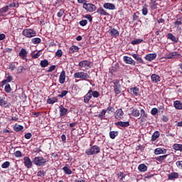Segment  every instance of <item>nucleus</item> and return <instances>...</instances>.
<instances>
[{
  "instance_id": "obj_1",
  "label": "nucleus",
  "mask_w": 182,
  "mask_h": 182,
  "mask_svg": "<svg viewBox=\"0 0 182 182\" xmlns=\"http://www.w3.org/2000/svg\"><path fill=\"white\" fill-rule=\"evenodd\" d=\"M99 153H100V147L97 145H94L85 151L87 156H95V154H99Z\"/></svg>"
},
{
  "instance_id": "obj_2",
  "label": "nucleus",
  "mask_w": 182,
  "mask_h": 182,
  "mask_svg": "<svg viewBox=\"0 0 182 182\" xmlns=\"http://www.w3.org/2000/svg\"><path fill=\"white\" fill-rule=\"evenodd\" d=\"M75 79H80L81 80H87L90 79V75L83 71L77 72L74 74Z\"/></svg>"
},
{
  "instance_id": "obj_3",
  "label": "nucleus",
  "mask_w": 182,
  "mask_h": 182,
  "mask_svg": "<svg viewBox=\"0 0 182 182\" xmlns=\"http://www.w3.org/2000/svg\"><path fill=\"white\" fill-rule=\"evenodd\" d=\"M32 162L36 166H39V167H42V166H45V164H46V159H45L42 156H36L33 159Z\"/></svg>"
},
{
  "instance_id": "obj_4",
  "label": "nucleus",
  "mask_w": 182,
  "mask_h": 182,
  "mask_svg": "<svg viewBox=\"0 0 182 182\" xmlns=\"http://www.w3.org/2000/svg\"><path fill=\"white\" fill-rule=\"evenodd\" d=\"M22 35L26 38H34V36H36V31L31 28H26L23 31Z\"/></svg>"
},
{
  "instance_id": "obj_5",
  "label": "nucleus",
  "mask_w": 182,
  "mask_h": 182,
  "mask_svg": "<svg viewBox=\"0 0 182 182\" xmlns=\"http://www.w3.org/2000/svg\"><path fill=\"white\" fill-rule=\"evenodd\" d=\"M114 84V92L115 95H120L122 93V85L119 80H115L113 82Z\"/></svg>"
},
{
  "instance_id": "obj_6",
  "label": "nucleus",
  "mask_w": 182,
  "mask_h": 182,
  "mask_svg": "<svg viewBox=\"0 0 182 182\" xmlns=\"http://www.w3.org/2000/svg\"><path fill=\"white\" fill-rule=\"evenodd\" d=\"M82 8L87 11V12H95L96 11V6L93 4H86L84 3Z\"/></svg>"
},
{
  "instance_id": "obj_7",
  "label": "nucleus",
  "mask_w": 182,
  "mask_h": 182,
  "mask_svg": "<svg viewBox=\"0 0 182 182\" xmlns=\"http://www.w3.org/2000/svg\"><path fill=\"white\" fill-rule=\"evenodd\" d=\"M123 60L124 62H125V63H127V65H132V66H134L136 65V61H134L133 58L129 56H124Z\"/></svg>"
},
{
  "instance_id": "obj_8",
  "label": "nucleus",
  "mask_w": 182,
  "mask_h": 182,
  "mask_svg": "<svg viewBox=\"0 0 182 182\" xmlns=\"http://www.w3.org/2000/svg\"><path fill=\"white\" fill-rule=\"evenodd\" d=\"M124 114V112H123V109H118L114 114V117L115 119H117V120H120L122 119H123V115Z\"/></svg>"
},
{
  "instance_id": "obj_9",
  "label": "nucleus",
  "mask_w": 182,
  "mask_h": 182,
  "mask_svg": "<svg viewBox=\"0 0 182 182\" xmlns=\"http://www.w3.org/2000/svg\"><path fill=\"white\" fill-rule=\"evenodd\" d=\"M177 56H181L180 53H178V52H177V51H173L168 54H166L165 58L166 59H174V58H176Z\"/></svg>"
},
{
  "instance_id": "obj_10",
  "label": "nucleus",
  "mask_w": 182,
  "mask_h": 182,
  "mask_svg": "<svg viewBox=\"0 0 182 182\" xmlns=\"http://www.w3.org/2000/svg\"><path fill=\"white\" fill-rule=\"evenodd\" d=\"M23 161L24 166H26L27 168H31L32 167V161L31 160L30 157L25 156L23 158Z\"/></svg>"
},
{
  "instance_id": "obj_11",
  "label": "nucleus",
  "mask_w": 182,
  "mask_h": 182,
  "mask_svg": "<svg viewBox=\"0 0 182 182\" xmlns=\"http://www.w3.org/2000/svg\"><path fill=\"white\" fill-rule=\"evenodd\" d=\"M156 58H157L156 53H149L144 57V59L146 60H148V62H151V60H154Z\"/></svg>"
},
{
  "instance_id": "obj_12",
  "label": "nucleus",
  "mask_w": 182,
  "mask_h": 182,
  "mask_svg": "<svg viewBox=\"0 0 182 182\" xmlns=\"http://www.w3.org/2000/svg\"><path fill=\"white\" fill-rule=\"evenodd\" d=\"M92 63L87 60H82L79 63L78 66L80 68H89Z\"/></svg>"
},
{
  "instance_id": "obj_13",
  "label": "nucleus",
  "mask_w": 182,
  "mask_h": 182,
  "mask_svg": "<svg viewBox=\"0 0 182 182\" xmlns=\"http://www.w3.org/2000/svg\"><path fill=\"white\" fill-rule=\"evenodd\" d=\"M103 8H105V9H109V11H114L116 6L112 3H105L103 4Z\"/></svg>"
},
{
  "instance_id": "obj_14",
  "label": "nucleus",
  "mask_w": 182,
  "mask_h": 182,
  "mask_svg": "<svg viewBox=\"0 0 182 182\" xmlns=\"http://www.w3.org/2000/svg\"><path fill=\"white\" fill-rule=\"evenodd\" d=\"M65 80H66V72H65V70H63L60 73L59 76V82L61 83V85H63Z\"/></svg>"
},
{
  "instance_id": "obj_15",
  "label": "nucleus",
  "mask_w": 182,
  "mask_h": 182,
  "mask_svg": "<svg viewBox=\"0 0 182 182\" xmlns=\"http://www.w3.org/2000/svg\"><path fill=\"white\" fill-rule=\"evenodd\" d=\"M59 112L60 117H63V116H66V114H68V109L65 108L63 105H60L59 107Z\"/></svg>"
},
{
  "instance_id": "obj_16",
  "label": "nucleus",
  "mask_w": 182,
  "mask_h": 182,
  "mask_svg": "<svg viewBox=\"0 0 182 182\" xmlns=\"http://www.w3.org/2000/svg\"><path fill=\"white\" fill-rule=\"evenodd\" d=\"M13 80H14V78L12 77V76L9 75L6 80H4L3 81H1V87H4V86H5L8 83H11V82H12Z\"/></svg>"
},
{
  "instance_id": "obj_17",
  "label": "nucleus",
  "mask_w": 182,
  "mask_h": 182,
  "mask_svg": "<svg viewBox=\"0 0 182 182\" xmlns=\"http://www.w3.org/2000/svg\"><path fill=\"white\" fill-rule=\"evenodd\" d=\"M92 99V90H90L84 96V103H89Z\"/></svg>"
},
{
  "instance_id": "obj_18",
  "label": "nucleus",
  "mask_w": 182,
  "mask_h": 182,
  "mask_svg": "<svg viewBox=\"0 0 182 182\" xmlns=\"http://www.w3.org/2000/svg\"><path fill=\"white\" fill-rule=\"evenodd\" d=\"M115 126H119V127H129L130 123L129 122H115Z\"/></svg>"
},
{
  "instance_id": "obj_19",
  "label": "nucleus",
  "mask_w": 182,
  "mask_h": 182,
  "mask_svg": "<svg viewBox=\"0 0 182 182\" xmlns=\"http://www.w3.org/2000/svg\"><path fill=\"white\" fill-rule=\"evenodd\" d=\"M109 32V35H111V36H114V38H117L119 35V31L116 30L114 28H111Z\"/></svg>"
},
{
  "instance_id": "obj_20",
  "label": "nucleus",
  "mask_w": 182,
  "mask_h": 182,
  "mask_svg": "<svg viewBox=\"0 0 182 182\" xmlns=\"http://www.w3.org/2000/svg\"><path fill=\"white\" fill-rule=\"evenodd\" d=\"M166 153H167V150L166 149L156 148L154 150V154L156 156L159 154H166Z\"/></svg>"
},
{
  "instance_id": "obj_21",
  "label": "nucleus",
  "mask_w": 182,
  "mask_h": 182,
  "mask_svg": "<svg viewBox=\"0 0 182 182\" xmlns=\"http://www.w3.org/2000/svg\"><path fill=\"white\" fill-rule=\"evenodd\" d=\"M18 56H20V58L22 59H26L28 56V51H26V49L22 48L18 54Z\"/></svg>"
},
{
  "instance_id": "obj_22",
  "label": "nucleus",
  "mask_w": 182,
  "mask_h": 182,
  "mask_svg": "<svg viewBox=\"0 0 182 182\" xmlns=\"http://www.w3.org/2000/svg\"><path fill=\"white\" fill-rule=\"evenodd\" d=\"M97 13L100 15H103L104 16H109V13H107V11L102 9V7L97 9Z\"/></svg>"
},
{
  "instance_id": "obj_23",
  "label": "nucleus",
  "mask_w": 182,
  "mask_h": 182,
  "mask_svg": "<svg viewBox=\"0 0 182 182\" xmlns=\"http://www.w3.org/2000/svg\"><path fill=\"white\" fill-rule=\"evenodd\" d=\"M173 106L177 110H182V103L179 100L174 101Z\"/></svg>"
},
{
  "instance_id": "obj_24",
  "label": "nucleus",
  "mask_w": 182,
  "mask_h": 182,
  "mask_svg": "<svg viewBox=\"0 0 182 182\" xmlns=\"http://www.w3.org/2000/svg\"><path fill=\"white\" fill-rule=\"evenodd\" d=\"M138 170L141 173H146L147 171V166L144 164H141L138 166Z\"/></svg>"
},
{
  "instance_id": "obj_25",
  "label": "nucleus",
  "mask_w": 182,
  "mask_h": 182,
  "mask_svg": "<svg viewBox=\"0 0 182 182\" xmlns=\"http://www.w3.org/2000/svg\"><path fill=\"white\" fill-rule=\"evenodd\" d=\"M151 79L154 83H158V82H160V76L156 74H153L151 76Z\"/></svg>"
},
{
  "instance_id": "obj_26",
  "label": "nucleus",
  "mask_w": 182,
  "mask_h": 182,
  "mask_svg": "<svg viewBox=\"0 0 182 182\" xmlns=\"http://www.w3.org/2000/svg\"><path fill=\"white\" fill-rule=\"evenodd\" d=\"M0 106H2L3 107H9V103H8L6 100H5V98H1Z\"/></svg>"
},
{
  "instance_id": "obj_27",
  "label": "nucleus",
  "mask_w": 182,
  "mask_h": 182,
  "mask_svg": "<svg viewBox=\"0 0 182 182\" xmlns=\"http://www.w3.org/2000/svg\"><path fill=\"white\" fill-rule=\"evenodd\" d=\"M160 137V132L159 131L155 132L151 136V141H156L157 139Z\"/></svg>"
},
{
  "instance_id": "obj_28",
  "label": "nucleus",
  "mask_w": 182,
  "mask_h": 182,
  "mask_svg": "<svg viewBox=\"0 0 182 182\" xmlns=\"http://www.w3.org/2000/svg\"><path fill=\"white\" fill-rule=\"evenodd\" d=\"M168 154H165L162 156H159L156 158V161H159V163H161L162 161H164L166 159H167V156Z\"/></svg>"
},
{
  "instance_id": "obj_29",
  "label": "nucleus",
  "mask_w": 182,
  "mask_h": 182,
  "mask_svg": "<svg viewBox=\"0 0 182 182\" xmlns=\"http://www.w3.org/2000/svg\"><path fill=\"white\" fill-rule=\"evenodd\" d=\"M79 51V47L77 46H72L69 49V53H75Z\"/></svg>"
},
{
  "instance_id": "obj_30",
  "label": "nucleus",
  "mask_w": 182,
  "mask_h": 182,
  "mask_svg": "<svg viewBox=\"0 0 182 182\" xmlns=\"http://www.w3.org/2000/svg\"><path fill=\"white\" fill-rule=\"evenodd\" d=\"M173 150H176V151H182V144H174L173 145Z\"/></svg>"
},
{
  "instance_id": "obj_31",
  "label": "nucleus",
  "mask_w": 182,
  "mask_h": 182,
  "mask_svg": "<svg viewBox=\"0 0 182 182\" xmlns=\"http://www.w3.org/2000/svg\"><path fill=\"white\" fill-rule=\"evenodd\" d=\"M132 57L134 58V59H136L139 63H141V64L144 63V62L143 61V58L139 56V55L132 54Z\"/></svg>"
},
{
  "instance_id": "obj_32",
  "label": "nucleus",
  "mask_w": 182,
  "mask_h": 182,
  "mask_svg": "<svg viewBox=\"0 0 182 182\" xmlns=\"http://www.w3.org/2000/svg\"><path fill=\"white\" fill-rule=\"evenodd\" d=\"M130 93H132V95H134L135 96H137L139 95V88L134 87L129 89Z\"/></svg>"
},
{
  "instance_id": "obj_33",
  "label": "nucleus",
  "mask_w": 182,
  "mask_h": 182,
  "mask_svg": "<svg viewBox=\"0 0 182 182\" xmlns=\"http://www.w3.org/2000/svg\"><path fill=\"white\" fill-rule=\"evenodd\" d=\"M168 180H173V178H178V173L173 172L168 176Z\"/></svg>"
},
{
  "instance_id": "obj_34",
  "label": "nucleus",
  "mask_w": 182,
  "mask_h": 182,
  "mask_svg": "<svg viewBox=\"0 0 182 182\" xmlns=\"http://www.w3.org/2000/svg\"><path fill=\"white\" fill-rule=\"evenodd\" d=\"M47 103H48V105H53L54 103H58V98L56 97L48 98L47 100Z\"/></svg>"
},
{
  "instance_id": "obj_35",
  "label": "nucleus",
  "mask_w": 182,
  "mask_h": 182,
  "mask_svg": "<svg viewBox=\"0 0 182 182\" xmlns=\"http://www.w3.org/2000/svg\"><path fill=\"white\" fill-rule=\"evenodd\" d=\"M141 122H146V118L147 117V114H146V111L144 109H141Z\"/></svg>"
},
{
  "instance_id": "obj_36",
  "label": "nucleus",
  "mask_w": 182,
  "mask_h": 182,
  "mask_svg": "<svg viewBox=\"0 0 182 182\" xmlns=\"http://www.w3.org/2000/svg\"><path fill=\"white\" fill-rule=\"evenodd\" d=\"M119 136V132L116 131H112L109 132L110 139H116Z\"/></svg>"
},
{
  "instance_id": "obj_37",
  "label": "nucleus",
  "mask_w": 182,
  "mask_h": 182,
  "mask_svg": "<svg viewBox=\"0 0 182 182\" xmlns=\"http://www.w3.org/2000/svg\"><path fill=\"white\" fill-rule=\"evenodd\" d=\"M168 39H170L172 42H178V39L172 33H168Z\"/></svg>"
},
{
  "instance_id": "obj_38",
  "label": "nucleus",
  "mask_w": 182,
  "mask_h": 182,
  "mask_svg": "<svg viewBox=\"0 0 182 182\" xmlns=\"http://www.w3.org/2000/svg\"><path fill=\"white\" fill-rule=\"evenodd\" d=\"M4 86H5L4 92H6V93H11L12 92V88H11V85L6 84Z\"/></svg>"
},
{
  "instance_id": "obj_39",
  "label": "nucleus",
  "mask_w": 182,
  "mask_h": 182,
  "mask_svg": "<svg viewBox=\"0 0 182 182\" xmlns=\"http://www.w3.org/2000/svg\"><path fill=\"white\" fill-rule=\"evenodd\" d=\"M31 42L33 45H38L42 42V40L40 38H34L31 39Z\"/></svg>"
},
{
  "instance_id": "obj_40",
  "label": "nucleus",
  "mask_w": 182,
  "mask_h": 182,
  "mask_svg": "<svg viewBox=\"0 0 182 182\" xmlns=\"http://www.w3.org/2000/svg\"><path fill=\"white\" fill-rule=\"evenodd\" d=\"M40 65L41 68H46V66L49 65V62L48 61V60H43L41 61Z\"/></svg>"
},
{
  "instance_id": "obj_41",
  "label": "nucleus",
  "mask_w": 182,
  "mask_h": 182,
  "mask_svg": "<svg viewBox=\"0 0 182 182\" xmlns=\"http://www.w3.org/2000/svg\"><path fill=\"white\" fill-rule=\"evenodd\" d=\"M142 15L146 16L149 14V9H147V4H145L144 6L142 8Z\"/></svg>"
},
{
  "instance_id": "obj_42",
  "label": "nucleus",
  "mask_w": 182,
  "mask_h": 182,
  "mask_svg": "<svg viewBox=\"0 0 182 182\" xmlns=\"http://www.w3.org/2000/svg\"><path fill=\"white\" fill-rule=\"evenodd\" d=\"M63 170L65 174H68V175L72 174V170L69 168L68 166H64L63 168Z\"/></svg>"
},
{
  "instance_id": "obj_43",
  "label": "nucleus",
  "mask_w": 182,
  "mask_h": 182,
  "mask_svg": "<svg viewBox=\"0 0 182 182\" xmlns=\"http://www.w3.org/2000/svg\"><path fill=\"white\" fill-rule=\"evenodd\" d=\"M132 116L134 117H139L140 116V112L138 109H133L132 112Z\"/></svg>"
},
{
  "instance_id": "obj_44",
  "label": "nucleus",
  "mask_w": 182,
  "mask_h": 182,
  "mask_svg": "<svg viewBox=\"0 0 182 182\" xmlns=\"http://www.w3.org/2000/svg\"><path fill=\"white\" fill-rule=\"evenodd\" d=\"M14 130L15 132H21V130H23V127L22 125H16L14 127Z\"/></svg>"
},
{
  "instance_id": "obj_45",
  "label": "nucleus",
  "mask_w": 182,
  "mask_h": 182,
  "mask_svg": "<svg viewBox=\"0 0 182 182\" xmlns=\"http://www.w3.org/2000/svg\"><path fill=\"white\" fill-rule=\"evenodd\" d=\"M141 42H143V39H136V40H133L131 43L132 45H139V43H141Z\"/></svg>"
},
{
  "instance_id": "obj_46",
  "label": "nucleus",
  "mask_w": 182,
  "mask_h": 182,
  "mask_svg": "<svg viewBox=\"0 0 182 182\" xmlns=\"http://www.w3.org/2000/svg\"><path fill=\"white\" fill-rule=\"evenodd\" d=\"M151 8V9H157V4L156 3V1L151 0L150 2Z\"/></svg>"
},
{
  "instance_id": "obj_47",
  "label": "nucleus",
  "mask_w": 182,
  "mask_h": 182,
  "mask_svg": "<svg viewBox=\"0 0 182 182\" xmlns=\"http://www.w3.org/2000/svg\"><path fill=\"white\" fill-rule=\"evenodd\" d=\"M106 114V110L105 109H102V111L101 112L99 113L98 114V117L100 119H105V116Z\"/></svg>"
},
{
  "instance_id": "obj_48",
  "label": "nucleus",
  "mask_w": 182,
  "mask_h": 182,
  "mask_svg": "<svg viewBox=\"0 0 182 182\" xmlns=\"http://www.w3.org/2000/svg\"><path fill=\"white\" fill-rule=\"evenodd\" d=\"M175 28H178L180 25H182L181 19L180 18H177L176 21L173 23Z\"/></svg>"
},
{
  "instance_id": "obj_49",
  "label": "nucleus",
  "mask_w": 182,
  "mask_h": 182,
  "mask_svg": "<svg viewBox=\"0 0 182 182\" xmlns=\"http://www.w3.org/2000/svg\"><path fill=\"white\" fill-rule=\"evenodd\" d=\"M64 14H65V9H60V11L58 12L57 16H58V18H62V16H63Z\"/></svg>"
},
{
  "instance_id": "obj_50",
  "label": "nucleus",
  "mask_w": 182,
  "mask_h": 182,
  "mask_svg": "<svg viewBox=\"0 0 182 182\" xmlns=\"http://www.w3.org/2000/svg\"><path fill=\"white\" fill-rule=\"evenodd\" d=\"M11 166V162L10 161H6L1 164L2 168H8Z\"/></svg>"
},
{
  "instance_id": "obj_51",
  "label": "nucleus",
  "mask_w": 182,
  "mask_h": 182,
  "mask_svg": "<svg viewBox=\"0 0 182 182\" xmlns=\"http://www.w3.org/2000/svg\"><path fill=\"white\" fill-rule=\"evenodd\" d=\"M91 95L93 97H96V98L100 96V93H99V92L93 91V90H92Z\"/></svg>"
},
{
  "instance_id": "obj_52",
  "label": "nucleus",
  "mask_w": 182,
  "mask_h": 182,
  "mask_svg": "<svg viewBox=\"0 0 182 182\" xmlns=\"http://www.w3.org/2000/svg\"><path fill=\"white\" fill-rule=\"evenodd\" d=\"M9 69L12 72L16 69V65H15V63H11L9 66Z\"/></svg>"
},
{
  "instance_id": "obj_53",
  "label": "nucleus",
  "mask_w": 182,
  "mask_h": 182,
  "mask_svg": "<svg viewBox=\"0 0 182 182\" xmlns=\"http://www.w3.org/2000/svg\"><path fill=\"white\" fill-rule=\"evenodd\" d=\"M68 93H69V92H68L66 90H63V91H62L60 95H58V97H65V96H66L68 95Z\"/></svg>"
},
{
  "instance_id": "obj_54",
  "label": "nucleus",
  "mask_w": 182,
  "mask_h": 182,
  "mask_svg": "<svg viewBox=\"0 0 182 182\" xmlns=\"http://www.w3.org/2000/svg\"><path fill=\"white\" fill-rule=\"evenodd\" d=\"M157 113H159V109L157 108H153L151 110V114H152V116H156Z\"/></svg>"
},
{
  "instance_id": "obj_55",
  "label": "nucleus",
  "mask_w": 182,
  "mask_h": 182,
  "mask_svg": "<svg viewBox=\"0 0 182 182\" xmlns=\"http://www.w3.org/2000/svg\"><path fill=\"white\" fill-rule=\"evenodd\" d=\"M41 55H42V52L41 51H38L36 53H35L32 58H33V59H38V58H39V56H41Z\"/></svg>"
},
{
  "instance_id": "obj_56",
  "label": "nucleus",
  "mask_w": 182,
  "mask_h": 182,
  "mask_svg": "<svg viewBox=\"0 0 182 182\" xmlns=\"http://www.w3.org/2000/svg\"><path fill=\"white\" fill-rule=\"evenodd\" d=\"M62 55H63V52H62V50H58L55 53V55H57L58 58H62Z\"/></svg>"
},
{
  "instance_id": "obj_57",
  "label": "nucleus",
  "mask_w": 182,
  "mask_h": 182,
  "mask_svg": "<svg viewBox=\"0 0 182 182\" xmlns=\"http://www.w3.org/2000/svg\"><path fill=\"white\" fill-rule=\"evenodd\" d=\"M45 171H39L37 173L38 177H45Z\"/></svg>"
},
{
  "instance_id": "obj_58",
  "label": "nucleus",
  "mask_w": 182,
  "mask_h": 182,
  "mask_svg": "<svg viewBox=\"0 0 182 182\" xmlns=\"http://www.w3.org/2000/svg\"><path fill=\"white\" fill-rule=\"evenodd\" d=\"M8 9H9V6H4V7L0 9V12H2V14H5V12H6L8 11Z\"/></svg>"
},
{
  "instance_id": "obj_59",
  "label": "nucleus",
  "mask_w": 182,
  "mask_h": 182,
  "mask_svg": "<svg viewBox=\"0 0 182 182\" xmlns=\"http://www.w3.org/2000/svg\"><path fill=\"white\" fill-rule=\"evenodd\" d=\"M79 23L81 26H86L87 25V20H82Z\"/></svg>"
},
{
  "instance_id": "obj_60",
  "label": "nucleus",
  "mask_w": 182,
  "mask_h": 182,
  "mask_svg": "<svg viewBox=\"0 0 182 182\" xmlns=\"http://www.w3.org/2000/svg\"><path fill=\"white\" fill-rule=\"evenodd\" d=\"M14 156L15 157H22V152H21V151H16L14 153Z\"/></svg>"
},
{
  "instance_id": "obj_61",
  "label": "nucleus",
  "mask_w": 182,
  "mask_h": 182,
  "mask_svg": "<svg viewBox=\"0 0 182 182\" xmlns=\"http://www.w3.org/2000/svg\"><path fill=\"white\" fill-rule=\"evenodd\" d=\"M161 121L164 122L165 123H167L168 122V117L166 115L162 116Z\"/></svg>"
},
{
  "instance_id": "obj_62",
  "label": "nucleus",
  "mask_w": 182,
  "mask_h": 182,
  "mask_svg": "<svg viewBox=\"0 0 182 182\" xmlns=\"http://www.w3.org/2000/svg\"><path fill=\"white\" fill-rule=\"evenodd\" d=\"M176 166L178 168H179L181 170H182V161H176Z\"/></svg>"
},
{
  "instance_id": "obj_63",
  "label": "nucleus",
  "mask_w": 182,
  "mask_h": 182,
  "mask_svg": "<svg viewBox=\"0 0 182 182\" xmlns=\"http://www.w3.org/2000/svg\"><path fill=\"white\" fill-rule=\"evenodd\" d=\"M25 139L27 140H29V139L32 138V134L31 133H27L24 135Z\"/></svg>"
},
{
  "instance_id": "obj_64",
  "label": "nucleus",
  "mask_w": 182,
  "mask_h": 182,
  "mask_svg": "<svg viewBox=\"0 0 182 182\" xmlns=\"http://www.w3.org/2000/svg\"><path fill=\"white\" fill-rule=\"evenodd\" d=\"M85 18H86V19H88L89 22H92V21H93V19L92 18V15L90 14H87Z\"/></svg>"
}]
</instances>
